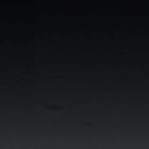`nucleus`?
Instances as JSON below:
<instances>
[{
    "mask_svg": "<svg viewBox=\"0 0 149 149\" xmlns=\"http://www.w3.org/2000/svg\"><path fill=\"white\" fill-rule=\"evenodd\" d=\"M146 1L147 3V59H149V0L148 1Z\"/></svg>",
    "mask_w": 149,
    "mask_h": 149,
    "instance_id": "nucleus-1",
    "label": "nucleus"
}]
</instances>
